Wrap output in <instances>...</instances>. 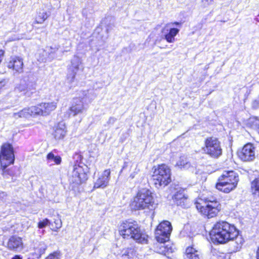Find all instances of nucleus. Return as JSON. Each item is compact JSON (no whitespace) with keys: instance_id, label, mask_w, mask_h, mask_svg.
<instances>
[{"instance_id":"f257e3e1","label":"nucleus","mask_w":259,"mask_h":259,"mask_svg":"<svg viewBox=\"0 0 259 259\" xmlns=\"http://www.w3.org/2000/svg\"><path fill=\"white\" fill-rule=\"evenodd\" d=\"M236 234V227L225 221L216 223L210 232L212 240L221 244L229 242Z\"/></svg>"},{"instance_id":"f03ea898","label":"nucleus","mask_w":259,"mask_h":259,"mask_svg":"<svg viewBox=\"0 0 259 259\" xmlns=\"http://www.w3.org/2000/svg\"><path fill=\"white\" fill-rule=\"evenodd\" d=\"M119 233L124 239H133L142 243L147 241V236L142 232L137 222L134 221L123 222L119 227Z\"/></svg>"},{"instance_id":"7ed1b4c3","label":"nucleus","mask_w":259,"mask_h":259,"mask_svg":"<svg viewBox=\"0 0 259 259\" xmlns=\"http://www.w3.org/2000/svg\"><path fill=\"white\" fill-rule=\"evenodd\" d=\"M157 205L154 202L152 192L146 188L142 189L138 192L130 204L132 209L135 210H153L157 207Z\"/></svg>"},{"instance_id":"20e7f679","label":"nucleus","mask_w":259,"mask_h":259,"mask_svg":"<svg viewBox=\"0 0 259 259\" xmlns=\"http://www.w3.org/2000/svg\"><path fill=\"white\" fill-rule=\"evenodd\" d=\"M238 180V177L234 171H224L219 179L216 188L228 193L236 188Z\"/></svg>"},{"instance_id":"39448f33","label":"nucleus","mask_w":259,"mask_h":259,"mask_svg":"<svg viewBox=\"0 0 259 259\" xmlns=\"http://www.w3.org/2000/svg\"><path fill=\"white\" fill-rule=\"evenodd\" d=\"M152 181L157 188L165 186L170 181V170L165 164L158 165L152 175Z\"/></svg>"},{"instance_id":"423d86ee","label":"nucleus","mask_w":259,"mask_h":259,"mask_svg":"<svg viewBox=\"0 0 259 259\" xmlns=\"http://www.w3.org/2000/svg\"><path fill=\"white\" fill-rule=\"evenodd\" d=\"M202 150L203 153L212 158H218L222 155L223 149L221 142L213 137L207 138Z\"/></svg>"},{"instance_id":"0eeeda50","label":"nucleus","mask_w":259,"mask_h":259,"mask_svg":"<svg viewBox=\"0 0 259 259\" xmlns=\"http://www.w3.org/2000/svg\"><path fill=\"white\" fill-rule=\"evenodd\" d=\"M195 205L199 212L208 218L215 217L221 209L220 203L217 201H208L203 204L196 202Z\"/></svg>"},{"instance_id":"6e6552de","label":"nucleus","mask_w":259,"mask_h":259,"mask_svg":"<svg viewBox=\"0 0 259 259\" xmlns=\"http://www.w3.org/2000/svg\"><path fill=\"white\" fill-rule=\"evenodd\" d=\"M15 156L13 148L10 144L5 143L1 146L0 152V163L5 169L14 163Z\"/></svg>"},{"instance_id":"1a4fd4ad","label":"nucleus","mask_w":259,"mask_h":259,"mask_svg":"<svg viewBox=\"0 0 259 259\" xmlns=\"http://www.w3.org/2000/svg\"><path fill=\"white\" fill-rule=\"evenodd\" d=\"M172 231V227L170 222L164 221L161 223L155 231V238L160 243H164L169 240Z\"/></svg>"},{"instance_id":"9d476101","label":"nucleus","mask_w":259,"mask_h":259,"mask_svg":"<svg viewBox=\"0 0 259 259\" xmlns=\"http://www.w3.org/2000/svg\"><path fill=\"white\" fill-rule=\"evenodd\" d=\"M88 179L87 174L82 166L75 164L69 178L71 183L80 185Z\"/></svg>"},{"instance_id":"9b49d317","label":"nucleus","mask_w":259,"mask_h":259,"mask_svg":"<svg viewBox=\"0 0 259 259\" xmlns=\"http://www.w3.org/2000/svg\"><path fill=\"white\" fill-rule=\"evenodd\" d=\"M81 64V60L79 57L74 56L71 59L70 64L68 67L67 77V81L69 83H72L74 82L76 73L78 71L79 67Z\"/></svg>"},{"instance_id":"f8f14e48","label":"nucleus","mask_w":259,"mask_h":259,"mask_svg":"<svg viewBox=\"0 0 259 259\" xmlns=\"http://www.w3.org/2000/svg\"><path fill=\"white\" fill-rule=\"evenodd\" d=\"M238 154L239 158L243 161H253L255 157V147L253 144L248 143L243 146Z\"/></svg>"},{"instance_id":"ddd939ff","label":"nucleus","mask_w":259,"mask_h":259,"mask_svg":"<svg viewBox=\"0 0 259 259\" xmlns=\"http://www.w3.org/2000/svg\"><path fill=\"white\" fill-rule=\"evenodd\" d=\"M175 166L181 169L189 170L192 172L195 171L196 167V163H192L189 159L185 155H182L179 157Z\"/></svg>"},{"instance_id":"4468645a","label":"nucleus","mask_w":259,"mask_h":259,"mask_svg":"<svg viewBox=\"0 0 259 259\" xmlns=\"http://www.w3.org/2000/svg\"><path fill=\"white\" fill-rule=\"evenodd\" d=\"M110 170L105 169L94 183V188L104 189L108 185L110 179Z\"/></svg>"},{"instance_id":"2eb2a0df","label":"nucleus","mask_w":259,"mask_h":259,"mask_svg":"<svg viewBox=\"0 0 259 259\" xmlns=\"http://www.w3.org/2000/svg\"><path fill=\"white\" fill-rule=\"evenodd\" d=\"M8 248L12 250L20 251L23 248V243L21 237L13 236L7 243Z\"/></svg>"},{"instance_id":"dca6fc26","label":"nucleus","mask_w":259,"mask_h":259,"mask_svg":"<svg viewBox=\"0 0 259 259\" xmlns=\"http://www.w3.org/2000/svg\"><path fill=\"white\" fill-rule=\"evenodd\" d=\"M84 107L83 102L80 99H74L72 106L69 108V116L76 115L81 113L84 110Z\"/></svg>"},{"instance_id":"f3484780","label":"nucleus","mask_w":259,"mask_h":259,"mask_svg":"<svg viewBox=\"0 0 259 259\" xmlns=\"http://www.w3.org/2000/svg\"><path fill=\"white\" fill-rule=\"evenodd\" d=\"M23 62L22 59L18 57H14L11 58V60L8 63V67L12 69L18 73L23 72Z\"/></svg>"},{"instance_id":"a211bd4d","label":"nucleus","mask_w":259,"mask_h":259,"mask_svg":"<svg viewBox=\"0 0 259 259\" xmlns=\"http://www.w3.org/2000/svg\"><path fill=\"white\" fill-rule=\"evenodd\" d=\"M230 241H232V250L234 252L240 250L244 243V239L242 235L239 234V231L237 229L236 236L231 238Z\"/></svg>"},{"instance_id":"6ab92c4d","label":"nucleus","mask_w":259,"mask_h":259,"mask_svg":"<svg viewBox=\"0 0 259 259\" xmlns=\"http://www.w3.org/2000/svg\"><path fill=\"white\" fill-rule=\"evenodd\" d=\"M32 247L35 251V254L40 257L42 254L45 253L47 248V245L44 242L33 241Z\"/></svg>"},{"instance_id":"aec40b11","label":"nucleus","mask_w":259,"mask_h":259,"mask_svg":"<svg viewBox=\"0 0 259 259\" xmlns=\"http://www.w3.org/2000/svg\"><path fill=\"white\" fill-rule=\"evenodd\" d=\"M66 133V127L64 123L60 122L55 126L53 135L56 140H60L64 137Z\"/></svg>"},{"instance_id":"412c9836","label":"nucleus","mask_w":259,"mask_h":259,"mask_svg":"<svg viewBox=\"0 0 259 259\" xmlns=\"http://www.w3.org/2000/svg\"><path fill=\"white\" fill-rule=\"evenodd\" d=\"M187 197L184 194V190H180L177 191L173 196L172 199L177 205L183 206Z\"/></svg>"},{"instance_id":"4be33fe9","label":"nucleus","mask_w":259,"mask_h":259,"mask_svg":"<svg viewBox=\"0 0 259 259\" xmlns=\"http://www.w3.org/2000/svg\"><path fill=\"white\" fill-rule=\"evenodd\" d=\"M40 107L42 108V115H47L56 108L57 103L54 102L41 103Z\"/></svg>"},{"instance_id":"5701e85b","label":"nucleus","mask_w":259,"mask_h":259,"mask_svg":"<svg viewBox=\"0 0 259 259\" xmlns=\"http://www.w3.org/2000/svg\"><path fill=\"white\" fill-rule=\"evenodd\" d=\"M186 259H200L199 252L192 247H188L186 250Z\"/></svg>"},{"instance_id":"b1692460","label":"nucleus","mask_w":259,"mask_h":259,"mask_svg":"<svg viewBox=\"0 0 259 259\" xmlns=\"http://www.w3.org/2000/svg\"><path fill=\"white\" fill-rule=\"evenodd\" d=\"M179 32V29L175 28H171L168 33L164 35V38L169 43L174 42L175 41V37Z\"/></svg>"},{"instance_id":"393cba45","label":"nucleus","mask_w":259,"mask_h":259,"mask_svg":"<svg viewBox=\"0 0 259 259\" xmlns=\"http://www.w3.org/2000/svg\"><path fill=\"white\" fill-rule=\"evenodd\" d=\"M250 189L252 195L259 198V178L251 182Z\"/></svg>"},{"instance_id":"a878e982","label":"nucleus","mask_w":259,"mask_h":259,"mask_svg":"<svg viewBox=\"0 0 259 259\" xmlns=\"http://www.w3.org/2000/svg\"><path fill=\"white\" fill-rule=\"evenodd\" d=\"M12 116L15 119L29 117L30 116V114L28 108H25L17 112L13 113Z\"/></svg>"},{"instance_id":"bb28decb","label":"nucleus","mask_w":259,"mask_h":259,"mask_svg":"<svg viewBox=\"0 0 259 259\" xmlns=\"http://www.w3.org/2000/svg\"><path fill=\"white\" fill-rule=\"evenodd\" d=\"M48 163L51 164H60L61 162V158L59 156H55L52 152L49 153L47 156Z\"/></svg>"},{"instance_id":"cd10ccee","label":"nucleus","mask_w":259,"mask_h":259,"mask_svg":"<svg viewBox=\"0 0 259 259\" xmlns=\"http://www.w3.org/2000/svg\"><path fill=\"white\" fill-rule=\"evenodd\" d=\"M30 116L42 115V108L40 104L38 106H31L28 108Z\"/></svg>"},{"instance_id":"c85d7f7f","label":"nucleus","mask_w":259,"mask_h":259,"mask_svg":"<svg viewBox=\"0 0 259 259\" xmlns=\"http://www.w3.org/2000/svg\"><path fill=\"white\" fill-rule=\"evenodd\" d=\"M15 92L16 93H21L22 95L26 96V82H25L24 80H21L20 83L15 88Z\"/></svg>"},{"instance_id":"c756f323","label":"nucleus","mask_w":259,"mask_h":259,"mask_svg":"<svg viewBox=\"0 0 259 259\" xmlns=\"http://www.w3.org/2000/svg\"><path fill=\"white\" fill-rule=\"evenodd\" d=\"M26 96L30 97L31 95L35 92L36 91V83L34 82H26Z\"/></svg>"},{"instance_id":"7c9ffc66","label":"nucleus","mask_w":259,"mask_h":259,"mask_svg":"<svg viewBox=\"0 0 259 259\" xmlns=\"http://www.w3.org/2000/svg\"><path fill=\"white\" fill-rule=\"evenodd\" d=\"M49 17V15L46 12H39L37 17L36 18L35 22L38 24L42 23Z\"/></svg>"},{"instance_id":"2f4dec72","label":"nucleus","mask_w":259,"mask_h":259,"mask_svg":"<svg viewBox=\"0 0 259 259\" xmlns=\"http://www.w3.org/2000/svg\"><path fill=\"white\" fill-rule=\"evenodd\" d=\"M54 227L53 230L57 231L58 229L61 228L62 227V221L61 220L58 218L56 219H55L54 221L53 224H52V226Z\"/></svg>"},{"instance_id":"473e14b6","label":"nucleus","mask_w":259,"mask_h":259,"mask_svg":"<svg viewBox=\"0 0 259 259\" xmlns=\"http://www.w3.org/2000/svg\"><path fill=\"white\" fill-rule=\"evenodd\" d=\"M61 253L59 251H55L50 254L45 259H60Z\"/></svg>"},{"instance_id":"72a5a7b5","label":"nucleus","mask_w":259,"mask_h":259,"mask_svg":"<svg viewBox=\"0 0 259 259\" xmlns=\"http://www.w3.org/2000/svg\"><path fill=\"white\" fill-rule=\"evenodd\" d=\"M50 224V221L48 219H45L38 223V227L40 229L45 228Z\"/></svg>"},{"instance_id":"f704fd0d","label":"nucleus","mask_w":259,"mask_h":259,"mask_svg":"<svg viewBox=\"0 0 259 259\" xmlns=\"http://www.w3.org/2000/svg\"><path fill=\"white\" fill-rule=\"evenodd\" d=\"M132 167L135 168L134 171L133 172H132L130 176V178L133 179L135 178V176L138 173V172L139 171V169L137 168V164H132Z\"/></svg>"},{"instance_id":"c9c22d12","label":"nucleus","mask_w":259,"mask_h":259,"mask_svg":"<svg viewBox=\"0 0 259 259\" xmlns=\"http://www.w3.org/2000/svg\"><path fill=\"white\" fill-rule=\"evenodd\" d=\"M7 167H6L4 169L1 165V169L2 170V174L5 178H7L8 177V176L11 175L10 174V170L9 169H7Z\"/></svg>"},{"instance_id":"e433bc0d","label":"nucleus","mask_w":259,"mask_h":259,"mask_svg":"<svg viewBox=\"0 0 259 259\" xmlns=\"http://www.w3.org/2000/svg\"><path fill=\"white\" fill-rule=\"evenodd\" d=\"M7 198V194L6 193L1 192H0V203L6 201Z\"/></svg>"},{"instance_id":"4c0bfd02","label":"nucleus","mask_w":259,"mask_h":259,"mask_svg":"<svg viewBox=\"0 0 259 259\" xmlns=\"http://www.w3.org/2000/svg\"><path fill=\"white\" fill-rule=\"evenodd\" d=\"M58 48H52V47L48 48L46 49V51H48V52L49 54H53L56 52L57 50H58Z\"/></svg>"},{"instance_id":"58836bf2","label":"nucleus","mask_w":259,"mask_h":259,"mask_svg":"<svg viewBox=\"0 0 259 259\" xmlns=\"http://www.w3.org/2000/svg\"><path fill=\"white\" fill-rule=\"evenodd\" d=\"M116 120V119L114 117H110L108 121V123L109 124H113Z\"/></svg>"},{"instance_id":"ea45409f","label":"nucleus","mask_w":259,"mask_h":259,"mask_svg":"<svg viewBox=\"0 0 259 259\" xmlns=\"http://www.w3.org/2000/svg\"><path fill=\"white\" fill-rule=\"evenodd\" d=\"M180 24H181V23L180 22H175L174 23H169V24H166V26L168 27L169 26H172V25H180Z\"/></svg>"},{"instance_id":"a19ab883","label":"nucleus","mask_w":259,"mask_h":259,"mask_svg":"<svg viewBox=\"0 0 259 259\" xmlns=\"http://www.w3.org/2000/svg\"><path fill=\"white\" fill-rule=\"evenodd\" d=\"M12 259H22V258L20 255H15Z\"/></svg>"},{"instance_id":"79ce46f5","label":"nucleus","mask_w":259,"mask_h":259,"mask_svg":"<svg viewBox=\"0 0 259 259\" xmlns=\"http://www.w3.org/2000/svg\"><path fill=\"white\" fill-rule=\"evenodd\" d=\"M256 258L259 259V246L256 251Z\"/></svg>"},{"instance_id":"37998d69","label":"nucleus","mask_w":259,"mask_h":259,"mask_svg":"<svg viewBox=\"0 0 259 259\" xmlns=\"http://www.w3.org/2000/svg\"><path fill=\"white\" fill-rule=\"evenodd\" d=\"M255 20H256V21H257V22H259V18H255Z\"/></svg>"},{"instance_id":"c03bdc74","label":"nucleus","mask_w":259,"mask_h":259,"mask_svg":"<svg viewBox=\"0 0 259 259\" xmlns=\"http://www.w3.org/2000/svg\"><path fill=\"white\" fill-rule=\"evenodd\" d=\"M209 1V0H205V1H206V2H208ZM204 0H202V2H204Z\"/></svg>"}]
</instances>
